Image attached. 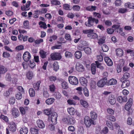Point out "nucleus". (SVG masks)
<instances>
[{"label":"nucleus","instance_id":"nucleus-6","mask_svg":"<svg viewBox=\"0 0 134 134\" xmlns=\"http://www.w3.org/2000/svg\"><path fill=\"white\" fill-rule=\"evenodd\" d=\"M107 78H102L97 82V86L100 87H103L105 85H107Z\"/></svg>","mask_w":134,"mask_h":134},{"label":"nucleus","instance_id":"nucleus-49","mask_svg":"<svg viewBox=\"0 0 134 134\" xmlns=\"http://www.w3.org/2000/svg\"><path fill=\"white\" fill-rule=\"evenodd\" d=\"M84 51L85 53L88 54H90L91 53V49L88 47H85Z\"/></svg>","mask_w":134,"mask_h":134},{"label":"nucleus","instance_id":"nucleus-18","mask_svg":"<svg viewBox=\"0 0 134 134\" xmlns=\"http://www.w3.org/2000/svg\"><path fill=\"white\" fill-rule=\"evenodd\" d=\"M79 81L81 85L85 87L87 86L88 81L86 78L83 77H81Z\"/></svg>","mask_w":134,"mask_h":134},{"label":"nucleus","instance_id":"nucleus-62","mask_svg":"<svg viewBox=\"0 0 134 134\" xmlns=\"http://www.w3.org/2000/svg\"><path fill=\"white\" fill-rule=\"evenodd\" d=\"M51 3L55 5H59L60 4V3L59 1L55 0H52L51 2Z\"/></svg>","mask_w":134,"mask_h":134},{"label":"nucleus","instance_id":"nucleus-17","mask_svg":"<svg viewBox=\"0 0 134 134\" xmlns=\"http://www.w3.org/2000/svg\"><path fill=\"white\" fill-rule=\"evenodd\" d=\"M104 61L107 65L109 66H111L113 65L112 60L108 57H105L104 58Z\"/></svg>","mask_w":134,"mask_h":134},{"label":"nucleus","instance_id":"nucleus-53","mask_svg":"<svg viewBox=\"0 0 134 134\" xmlns=\"http://www.w3.org/2000/svg\"><path fill=\"white\" fill-rule=\"evenodd\" d=\"M50 39L49 40V41L50 42H52L53 40L54 41L57 40L58 38V36L55 35H54L52 36H50Z\"/></svg>","mask_w":134,"mask_h":134},{"label":"nucleus","instance_id":"nucleus-13","mask_svg":"<svg viewBox=\"0 0 134 134\" xmlns=\"http://www.w3.org/2000/svg\"><path fill=\"white\" fill-rule=\"evenodd\" d=\"M117 80L113 78L111 79L107 82V85L109 86L111 85H115L117 83Z\"/></svg>","mask_w":134,"mask_h":134},{"label":"nucleus","instance_id":"nucleus-50","mask_svg":"<svg viewBox=\"0 0 134 134\" xmlns=\"http://www.w3.org/2000/svg\"><path fill=\"white\" fill-rule=\"evenodd\" d=\"M24 28L28 29L29 27V22L27 20L23 22Z\"/></svg>","mask_w":134,"mask_h":134},{"label":"nucleus","instance_id":"nucleus-11","mask_svg":"<svg viewBox=\"0 0 134 134\" xmlns=\"http://www.w3.org/2000/svg\"><path fill=\"white\" fill-rule=\"evenodd\" d=\"M23 57L24 60L25 62H27L31 58V54L28 52H26L24 53Z\"/></svg>","mask_w":134,"mask_h":134},{"label":"nucleus","instance_id":"nucleus-59","mask_svg":"<svg viewBox=\"0 0 134 134\" xmlns=\"http://www.w3.org/2000/svg\"><path fill=\"white\" fill-rule=\"evenodd\" d=\"M5 78L7 81H11L12 79L11 74L9 73L7 74L5 76Z\"/></svg>","mask_w":134,"mask_h":134},{"label":"nucleus","instance_id":"nucleus-25","mask_svg":"<svg viewBox=\"0 0 134 134\" xmlns=\"http://www.w3.org/2000/svg\"><path fill=\"white\" fill-rule=\"evenodd\" d=\"M67 110L69 114L71 115H74L75 113V109L73 107L68 108Z\"/></svg>","mask_w":134,"mask_h":134},{"label":"nucleus","instance_id":"nucleus-12","mask_svg":"<svg viewBox=\"0 0 134 134\" xmlns=\"http://www.w3.org/2000/svg\"><path fill=\"white\" fill-rule=\"evenodd\" d=\"M16 126L14 122H12L9 126V129L12 132H14L16 131Z\"/></svg>","mask_w":134,"mask_h":134},{"label":"nucleus","instance_id":"nucleus-15","mask_svg":"<svg viewBox=\"0 0 134 134\" xmlns=\"http://www.w3.org/2000/svg\"><path fill=\"white\" fill-rule=\"evenodd\" d=\"M38 127L40 129H43L45 127V124L43 121L40 120H38L36 121Z\"/></svg>","mask_w":134,"mask_h":134},{"label":"nucleus","instance_id":"nucleus-28","mask_svg":"<svg viewBox=\"0 0 134 134\" xmlns=\"http://www.w3.org/2000/svg\"><path fill=\"white\" fill-rule=\"evenodd\" d=\"M90 114L92 119L94 120L97 119V115L95 112L92 111L90 112Z\"/></svg>","mask_w":134,"mask_h":134},{"label":"nucleus","instance_id":"nucleus-21","mask_svg":"<svg viewBox=\"0 0 134 134\" xmlns=\"http://www.w3.org/2000/svg\"><path fill=\"white\" fill-rule=\"evenodd\" d=\"M8 71L7 68L2 65H0V75L4 74Z\"/></svg>","mask_w":134,"mask_h":134},{"label":"nucleus","instance_id":"nucleus-16","mask_svg":"<svg viewBox=\"0 0 134 134\" xmlns=\"http://www.w3.org/2000/svg\"><path fill=\"white\" fill-rule=\"evenodd\" d=\"M12 111L13 115L15 118H16L19 116V112L18 109L14 108L12 109Z\"/></svg>","mask_w":134,"mask_h":134},{"label":"nucleus","instance_id":"nucleus-7","mask_svg":"<svg viewBox=\"0 0 134 134\" xmlns=\"http://www.w3.org/2000/svg\"><path fill=\"white\" fill-rule=\"evenodd\" d=\"M68 80L69 83L72 85H76L78 83L79 81L77 78L74 76H70Z\"/></svg>","mask_w":134,"mask_h":134},{"label":"nucleus","instance_id":"nucleus-41","mask_svg":"<svg viewBox=\"0 0 134 134\" xmlns=\"http://www.w3.org/2000/svg\"><path fill=\"white\" fill-rule=\"evenodd\" d=\"M54 70L55 71H57L59 69V66L58 63L57 62H55L53 64Z\"/></svg>","mask_w":134,"mask_h":134},{"label":"nucleus","instance_id":"nucleus-48","mask_svg":"<svg viewBox=\"0 0 134 134\" xmlns=\"http://www.w3.org/2000/svg\"><path fill=\"white\" fill-rule=\"evenodd\" d=\"M73 10L74 11H79L80 9V6L77 5H74L72 7Z\"/></svg>","mask_w":134,"mask_h":134},{"label":"nucleus","instance_id":"nucleus-47","mask_svg":"<svg viewBox=\"0 0 134 134\" xmlns=\"http://www.w3.org/2000/svg\"><path fill=\"white\" fill-rule=\"evenodd\" d=\"M83 93L86 97H88L89 96V91L87 87H85L83 88Z\"/></svg>","mask_w":134,"mask_h":134},{"label":"nucleus","instance_id":"nucleus-4","mask_svg":"<svg viewBox=\"0 0 134 134\" xmlns=\"http://www.w3.org/2000/svg\"><path fill=\"white\" fill-rule=\"evenodd\" d=\"M84 122L86 126L89 127L92 124L94 125V121L90 117L87 116H85L84 119Z\"/></svg>","mask_w":134,"mask_h":134},{"label":"nucleus","instance_id":"nucleus-51","mask_svg":"<svg viewBox=\"0 0 134 134\" xmlns=\"http://www.w3.org/2000/svg\"><path fill=\"white\" fill-rule=\"evenodd\" d=\"M22 93L20 92H19L18 91L17 93L16 94L15 97L16 99L18 100H20L22 98Z\"/></svg>","mask_w":134,"mask_h":134},{"label":"nucleus","instance_id":"nucleus-34","mask_svg":"<svg viewBox=\"0 0 134 134\" xmlns=\"http://www.w3.org/2000/svg\"><path fill=\"white\" fill-rule=\"evenodd\" d=\"M130 76V74L127 72H125L123 76L121 78V81H122V80H127V79L129 78Z\"/></svg>","mask_w":134,"mask_h":134},{"label":"nucleus","instance_id":"nucleus-37","mask_svg":"<svg viewBox=\"0 0 134 134\" xmlns=\"http://www.w3.org/2000/svg\"><path fill=\"white\" fill-rule=\"evenodd\" d=\"M54 96L55 98L57 100L60 99L62 97V95L60 93L58 92H55Z\"/></svg>","mask_w":134,"mask_h":134},{"label":"nucleus","instance_id":"nucleus-58","mask_svg":"<svg viewBox=\"0 0 134 134\" xmlns=\"http://www.w3.org/2000/svg\"><path fill=\"white\" fill-rule=\"evenodd\" d=\"M65 38L66 40L69 41H71L72 40L70 35L66 33V34L65 36Z\"/></svg>","mask_w":134,"mask_h":134},{"label":"nucleus","instance_id":"nucleus-8","mask_svg":"<svg viewBox=\"0 0 134 134\" xmlns=\"http://www.w3.org/2000/svg\"><path fill=\"white\" fill-rule=\"evenodd\" d=\"M75 69L78 72H82L85 70L83 65L80 62H77L75 65Z\"/></svg>","mask_w":134,"mask_h":134},{"label":"nucleus","instance_id":"nucleus-3","mask_svg":"<svg viewBox=\"0 0 134 134\" xmlns=\"http://www.w3.org/2000/svg\"><path fill=\"white\" fill-rule=\"evenodd\" d=\"M63 121L68 125L74 124L76 120L75 118L72 116H68L62 119Z\"/></svg>","mask_w":134,"mask_h":134},{"label":"nucleus","instance_id":"nucleus-33","mask_svg":"<svg viewBox=\"0 0 134 134\" xmlns=\"http://www.w3.org/2000/svg\"><path fill=\"white\" fill-rule=\"evenodd\" d=\"M74 55L75 58L77 59H79L82 57V53L80 51H77L75 53Z\"/></svg>","mask_w":134,"mask_h":134},{"label":"nucleus","instance_id":"nucleus-64","mask_svg":"<svg viewBox=\"0 0 134 134\" xmlns=\"http://www.w3.org/2000/svg\"><path fill=\"white\" fill-rule=\"evenodd\" d=\"M96 83L94 81L90 83L91 87L93 89H94L96 87Z\"/></svg>","mask_w":134,"mask_h":134},{"label":"nucleus","instance_id":"nucleus-40","mask_svg":"<svg viewBox=\"0 0 134 134\" xmlns=\"http://www.w3.org/2000/svg\"><path fill=\"white\" fill-rule=\"evenodd\" d=\"M96 7L95 6H88L86 8V9L90 11H93L96 10Z\"/></svg>","mask_w":134,"mask_h":134},{"label":"nucleus","instance_id":"nucleus-27","mask_svg":"<svg viewBox=\"0 0 134 134\" xmlns=\"http://www.w3.org/2000/svg\"><path fill=\"white\" fill-rule=\"evenodd\" d=\"M124 7L130 9H134V3H131L129 2H127L125 3Z\"/></svg>","mask_w":134,"mask_h":134},{"label":"nucleus","instance_id":"nucleus-2","mask_svg":"<svg viewBox=\"0 0 134 134\" xmlns=\"http://www.w3.org/2000/svg\"><path fill=\"white\" fill-rule=\"evenodd\" d=\"M88 22H86L85 23V24L87 26L90 27L94 25V23L96 24H97L99 23V20L98 19L92 16H90L88 18Z\"/></svg>","mask_w":134,"mask_h":134},{"label":"nucleus","instance_id":"nucleus-39","mask_svg":"<svg viewBox=\"0 0 134 134\" xmlns=\"http://www.w3.org/2000/svg\"><path fill=\"white\" fill-rule=\"evenodd\" d=\"M38 24L40 25V27L43 28L44 29H46L47 28L46 24L44 22L40 21L39 22Z\"/></svg>","mask_w":134,"mask_h":134},{"label":"nucleus","instance_id":"nucleus-45","mask_svg":"<svg viewBox=\"0 0 134 134\" xmlns=\"http://www.w3.org/2000/svg\"><path fill=\"white\" fill-rule=\"evenodd\" d=\"M0 118L6 122H8L9 121V119L8 117L2 114L0 115Z\"/></svg>","mask_w":134,"mask_h":134},{"label":"nucleus","instance_id":"nucleus-24","mask_svg":"<svg viewBox=\"0 0 134 134\" xmlns=\"http://www.w3.org/2000/svg\"><path fill=\"white\" fill-rule=\"evenodd\" d=\"M109 100L110 104L111 105H114L115 103L116 100L113 95H111L109 96Z\"/></svg>","mask_w":134,"mask_h":134},{"label":"nucleus","instance_id":"nucleus-43","mask_svg":"<svg viewBox=\"0 0 134 134\" xmlns=\"http://www.w3.org/2000/svg\"><path fill=\"white\" fill-rule=\"evenodd\" d=\"M65 56L67 58H72L73 56V55L70 52L66 51L65 54Z\"/></svg>","mask_w":134,"mask_h":134},{"label":"nucleus","instance_id":"nucleus-55","mask_svg":"<svg viewBox=\"0 0 134 134\" xmlns=\"http://www.w3.org/2000/svg\"><path fill=\"white\" fill-rule=\"evenodd\" d=\"M70 5L65 4L63 5V8L66 10H70L71 9H70Z\"/></svg>","mask_w":134,"mask_h":134},{"label":"nucleus","instance_id":"nucleus-29","mask_svg":"<svg viewBox=\"0 0 134 134\" xmlns=\"http://www.w3.org/2000/svg\"><path fill=\"white\" fill-rule=\"evenodd\" d=\"M117 55L119 57H121L123 55L124 52L122 49L120 48L117 49L116 50Z\"/></svg>","mask_w":134,"mask_h":134},{"label":"nucleus","instance_id":"nucleus-19","mask_svg":"<svg viewBox=\"0 0 134 134\" xmlns=\"http://www.w3.org/2000/svg\"><path fill=\"white\" fill-rule=\"evenodd\" d=\"M41 83V81L39 80L33 84V87L36 90L38 91L39 90Z\"/></svg>","mask_w":134,"mask_h":134},{"label":"nucleus","instance_id":"nucleus-63","mask_svg":"<svg viewBox=\"0 0 134 134\" xmlns=\"http://www.w3.org/2000/svg\"><path fill=\"white\" fill-rule=\"evenodd\" d=\"M43 42V40L42 38L37 39L35 41V43L36 44H39Z\"/></svg>","mask_w":134,"mask_h":134},{"label":"nucleus","instance_id":"nucleus-10","mask_svg":"<svg viewBox=\"0 0 134 134\" xmlns=\"http://www.w3.org/2000/svg\"><path fill=\"white\" fill-rule=\"evenodd\" d=\"M58 116V114L56 112H54L51 114V119L53 124H55L57 123Z\"/></svg>","mask_w":134,"mask_h":134},{"label":"nucleus","instance_id":"nucleus-14","mask_svg":"<svg viewBox=\"0 0 134 134\" xmlns=\"http://www.w3.org/2000/svg\"><path fill=\"white\" fill-rule=\"evenodd\" d=\"M117 100L120 103H122L126 102L127 101V97L126 96H119L117 98Z\"/></svg>","mask_w":134,"mask_h":134},{"label":"nucleus","instance_id":"nucleus-22","mask_svg":"<svg viewBox=\"0 0 134 134\" xmlns=\"http://www.w3.org/2000/svg\"><path fill=\"white\" fill-rule=\"evenodd\" d=\"M122 82V84L121 85V87L122 88L127 87L130 86V82L128 80H125L124 81H121Z\"/></svg>","mask_w":134,"mask_h":134},{"label":"nucleus","instance_id":"nucleus-9","mask_svg":"<svg viewBox=\"0 0 134 134\" xmlns=\"http://www.w3.org/2000/svg\"><path fill=\"white\" fill-rule=\"evenodd\" d=\"M132 103V99L131 98H129L125 105V110L129 112Z\"/></svg>","mask_w":134,"mask_h":134},{"label":"nucleus","instance_id":"nucleus-42","mask_svg":"<svg viewBox=\"0 0 134 134\" xmlns=\"http://www.w3.org/2000/svg\"><path fill=\"white\" fill-rule=\"evenodd\" d=\"M96 63L95 65H96V67L97 66L98 68L100 69L101 70H103L104 68L103 66L102 65V64L100 63L98 61H96L95 62Z\"/></svg>","mask_w":134,"mask_h":134},{"label":"nucleus","instance_id":"nucleus-5","mask_svg":"<svg viewBox=\"0 0 134 134\" xmlns=\"http://www.w3.org/2000/svg\"><path fill=\"white\" fill-rule=\"evenodd\" d=\"M51 57L54 60H60L61 59L62 57L60 53L54 52L51 54Z\"/></svg>","mask_w":134,"mask_h":134},{"label":"nucleus","instance_id":"nucleus-56","mask_svg":"<svg viewBox=\"0 0 134 134\" xmlns=\"http://www.w3.org/2000/svg\"><path fill=\"white\" fill-rule=\"evenodd\" d=\"M67 102L68 104L69 105H75L76 104L75 103L74 101L72 99H69L67 100Z\"/></svg>","mask_w":134,"mask_h":134},{"label":"nucleus","instance_id":"nucleus-46","mask_svg":"<svg viewBox=\"0 0 134 134\" xmlns=\"http://www.w3.org/2000/svg\"><path fill=\"white\" fill-rule=\"evenodd\" d=\"M62 88L63 89H67L69 88L67 83L65 81H63L62 82Z\"/></svg>","mask_w":134,"mask_h":134},{"label":"nucleus","instance_id":"nucleus-60","mask_svg":"<svg viewBox=\"0 0 134 134\" xmlns=\"http://www.w3.org/2000/svg\"><path fill=\"white\" fill-rule=\"evenodd\" d=\"M102 49L103 51L104 52H107L109 50L108 46L105 44H104L102 46Z\"/></svg>","mask_w":134,"mask_h":134},{"label":"nucleus","instance_id":"nucleus-36","mask_svg":"<svg viewBox=\"0 0 134 134\" xmlns=\"http://www.w3.org/2000/svg\"><path fill=\"white\" fill-rule=\"evenodd\" d=\"M38 130L34 127H31L30 129V132L32 134H38Z\"/></svg>","mask_w":134,"mask_h":134},{"label":"nucleus","instance_id":"nucleus-31","mask_svg":"<svg viewBox=\"0 0 134 134\" xmlns=\"http://www.w3.org/2000/svg\"><path fill=\"white\" fill-rule=\"evenodd\" d=\"M46 52L43 49L40 50L39 53L40 57L42 59H44L46 57Z\"/></svg>","mask_w":134,"mask_h":134},{"label":"nucleus","instance_id":"nucleus-52","mask_svg":"<svg viewBox=\"0 0 134 134\" xmlns=\"http://www.w3.org/2000/svg\"><path fill=\"white\" fill-rule=\"evenodd\" d=\"M19 109L21 114L23 116L25 115L26 111L24 108L21 107H20Z\"/></svg>","mask_w":134,"mask_h":134},{"label":"nucleus","instance_id":"nucleus-20","mask_svg":"<svg viewBox=\"0 0 134 134\" xmlns=\"http://www.w3.org/2000/svg\"><path fill=\"white\" fill-rule=\"evenodd\" d=\"M80 104L81 105L85 108H87L89 106L88 103L86 101L82 99L80 100Z\"/></svg>","mask_w":134,"mask_h":134},{"label":"nucleus","instance_id":"nucleus-54","mask_svg":"<svg viewBox=\"0 0 134 134\" xmlns=\"http://www.w3.org/2000/svg\"><path fill=\"white\" fill-rule=\"evenodd\" d=\"M127 11V9L126 8H120L119 9L118 12L119 13H124Z\"/></svg>","mask_w":134,"mask_h":134},{"label":"nucleus","instance_id":"nucleus-38","mask_svg":"<svg viewBox=\"0 0 134 134\" xmlns=\"http://www.w3.org/2000/svg\"><path fill=\"white\" fill-rule=\"evenodd\" d=\"M43 112L44 114L47 115H50L52 113L51 109V108L47 109L46 110H44L43 111Z\"/></svg>","mask_w":134,"mask_h":134},{"label":"nucleus","instance_id":"nucleus-1","mask_svg":"<svg viewBox=\"0 0 134 134\" xmlns=\"http://www.w3.org/2000/svg\"><path fill=\"white\" fill-rule=\"evenodd\" d=\"M94 30L92 29L86 30L83 31V32L85 34H87V36L91 39H94L97 38L98 36L97 34L93 32Z\"/></svg>","mask_w":134,"mask_h":134},{"label":"nucleus","instance_id":"nucleus-35","mask_svg":"<svg viewBox=\"0 0 134 134\" xmlns=\"http://www.w3.org/2000/svg\"><path fill=\"white\" fill-rule=\"evenodd\" d=\"M29 92L30 97H33L35 95V92L34 89L31 88L29 89Z\"/></svg>","mask_w":134,"mask_h":134},{"label":"nucleus","instance_id":"nucleus-26","mask_svg":"<svg viewBox=\"0 0 134 134\" xmlns=\"http://www.w3.org/2000/svg\"><path fill=\"white\" fill-rule=\"evenodd\" d=\"M96 65L94 63H92L91 65V70L92 73L93 75H95L96 73Z\"/></svg>","mask_w":134,"mask_h":134},{"label":"nucleus","instance_id":"nucleus-32","mask_svg":"<svg viewBox=\"0 0 134 134\" xmlns=\"http://www.w3.org/2000/svg\"><path fill=\"white\" fill-rule=\"evenodd\" d=\"M55 101V99L53 98H50L47 99L45 101L46 103L48 105L52 104Z\"/></svg>","mask_w":134,"mask_h":134},{"label":"nucleus","instance_id":"nucleus-57","mask_svg":"<svg viewBox=\"0 0 134 134\" xmlns=\"http://www.w3.org/2000/svg\"><path fill=\"white\" fill-rule=\"evenodd\" d=\"M15 98L13 97H11L9 99V103L11 104H13L15 102Z\"/></svg>","mask_w":134,"mask_h":134},{"label":"nucleus","instance_id":"nucleus-30","mask_svg":"<svg viewBox=\"0 0 134 134\" xmlns=\"http://www.w3.org/2000/svg\"><path fill=\"white\" fill-rule=\"evenodd\" d=\"M26 76L27 79L29 80H31L33 77V73L31 71H29L26 74Z\"/></svg>","mask_w":134,"mask_h":134},{"label":"nucleus","instance_id":"nucleus-44","mask_svg":"<svg viewBox=\"0 0 134 134\" xmlns=\"http://www.w3.org/2000/svg\"><path fill=\"white\" fill-rule=\"evenodd\" d=\"M106 123L108 126L109 127L111 130H113V126L112 122L110 121L107 120V121Z\"/></svg>","mask_w":134,"mask_h":134},{"label":"nucleus","instance_id":"nucleus-61","mask_svg":"<svg viewBox=\"0 0 134 134\" xmlns=\"http://www.w3.org/2000/svg\"><path fill=\"white\" fill-rule=\"evenodd\" d=\"M2 57L5 58H8L10 57V54L6 52H4L3 53Z\"/></svg>","mask_w":134,"mask_h":134},{"label":"nucleus","instance_id":"nucleus-23","mask_svg":"<svg viewBox=\"0 0 134 134\" xmlns=\"http://www.w3.org/2000/svg\"><path fill=\"white\" fill-rule=\"evenodd\" d=\"M20 134H27L28 132V128L25 127L23 126L20 130Z\"/></svg>","mask_w":134,"mask_h":134}]
</instances>
